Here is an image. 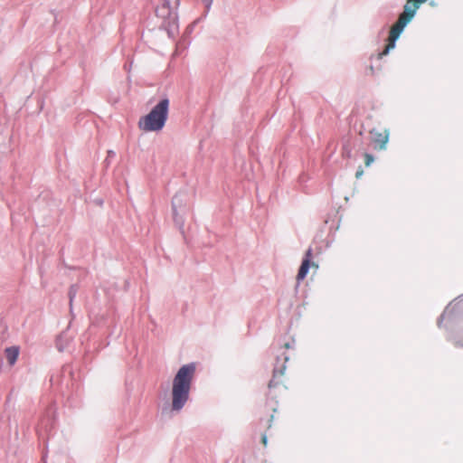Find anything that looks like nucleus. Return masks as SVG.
Returning <instances> with one entry per match:
<instances>
[{
	"mask_svg": "<svg viewBox=\"0 0 463 463\" xmlns=\"http://www.w3.org/2000/svg\"><path fill=\"white\" fill-rule=\"evenodd\" d=\"M261 442L264 446H267V436L266 435H262Z\"/></svg>",
	"mask_w": 463,
	"mask_h": 463,
	"instance_id": "obj_11",
	"label": "nucleus"
},
{
	"mask_svg": "<svg viewBox=\"0 0 463 463\" xmlns=\"http://www.w3.org/2000/svg\"><path fill=\"white\" fill-rule=\"evenodd\" d=\"M363 174H364V170L361 167H359L355 173V177L360 178L363 175Z\"/></svg>",
	"mask_w": 463,
	"mask_h": 463,
	"instance_id": "obj_10",
	"label": "nucleus"
},
{
	"mask_svg": "<svg viewBox=\"0 0 463 463\" xmlns=\"http://www.w3.org/2000/svg\"><path fill=\"white\" fill-rule=\"evenodd\" d=\"M389 130L388 129H376L373 128L370 131L371 141L373 145V148L376 150H384L389 141Z\"/></svg>",
	"mask_w": 463,
	"mask_h": 463,
	"instance_id": "obj_4",
	"label": "nucleus"
},
{
	"mask_svg": "<svg viewBox=\"0 0 463 463\" xmlns=\"http://www.w3.org/2000/svg\"><path fill=\"white\" fill-rule=\"evenodd\" d=\"M364 157L365 166H370L372 163L374 161V157L371 154L365 153L364 155Z\"/></svg>",
	"mask_w": 463,
	"mask_h": 463,
	"instance_id": "obj_8",
	"label": "nucleus"
},
{
	"mask_svg": "<svg viewBox=\"0 0 463 463\" xmlns=\"http://www.w3.org/2000/svg\"><path fill=\"white\" fill-rule=\"evenodd\" d=\"M5 357L8 361V364L10 365H14L15 362L17 361L18 355H19V347L17 346H11L7 347L5 350Z\"/></svg>",
	"mask_w": 463,
	"mask_h": 463,
	"instance_id": "obj_7",
	"label": "nucleus"
},
{
	"mask_svg": "<svg viewBox=\"0 0 463 463\" xmlns=\"http://www.w3.org/2000/svg\"><path fill=\"white\" fill-rule=\"evenodd\" d=\"M273 419V415H270V420H269V422H270Z\"/></svg>",
	"mask_w": 463,
	"mask_h": 463,
	"instance_id": "obj_13",
	"label": "nucleus"
},
{
	"mask_svg": "<svg viewBox=\"0 0 463 463\" xmlns=\"http://www.w3.org/2000/svg\"><path fill=\"white\" fill-rule=\"evenodd\" d=\"M288 360V357L284 355L282 358L283 363L280 365H276L273 370L272 379L269 383V388L272 389L282 383L281 377L284 375V371L286 369V362Z\"/></svg>",
	"mask_w": 463,
	"mask_h": 463,
	"instance_id": "obj_5",
	"label": "nucleus"
},
{
	"mask_svg": "<svg viewBox=\"0 0 463 463\" xmlns=\"http://www.w3.org/2000/svg\"><path fill=\"white\" fill-rule=\"evenodd\" d=\"M427 0H407L403 12L399 15L396 23L392 26L390 34L388 37V43L384 50L378 54V58L381 59L383 56L388 54L390 50L395 47V42L399 38L400 34L403 31L404 27L411 21L414 17L417 10L420 5L424 4Z\"/></svg>",
	"mask_w": 463,
	"mask_h": 463,
	"instance_id": "obj_2",
	"label": "nucleus"
},
{
	"mask_svg": "<svg viewBox=\"0 0 463 463\" xmlns=\"http://www.w3.org/2000/svg\"><path fill=\"white\" fill-rule=\"evenodd\" d=\"M343 156H346V157H350L351 156V151L346 149L345 147H344L343 148Z\"/></svg>",
	"mask_w": 463,
	"mask_h": 463,
	"instance_id": "obj_9",
	"label": "nucleus"
},
{
	"mask_svg": "<svg viewBox=\"0 0 463 463\" xmlns=\"http://www.w3.org/2000/svg\"><path fill=\"white\" fill-rule=\"evenodd\" d=\"M169 112V99H161L151 111L138 120V128L144 132L161 131L167 120Z\"/></svg>",
	"mask_w": 463,
	"mask_h": 463,
	"instance_id": "obj_3",
	"label": "nucleus"
},
{
	"mask_svg": "<svg viewBox=\"0 0 463 463\" xmlns=\"http://www.w3.org/2000/svg\"><path fill=\"white\" fill-rule=\"evenodd\" d=\"M312 258V250L308 249L306 252L305 259L302 261V264L298 269V273L297 275V279L302 280L307 276L308 269L310 268V260Z\"/></svg>",
	"mask_w": 463,
	"mask_h": 463,
	"instance_id": "obj_6",
	"label": "nucleus"
},
{
	"mask_svg": "<svg viewBox=\"0 0 463 463\" xmlns=\"http://www.w3.org/2000/svg\"><path fill=\"white\" fill-rule=\"evenodd\" d=\"M195 371V364L191 363L181 366L175 375L171 390L173 411H181L189 400Z\"/></svg>",
	"mask_w": 463,
	"mask_h": 463,
	"instance_id": "obj_1",
	"label": "nucleus"
},
{
	"mask_svg": "<svg viewBox=\"0 0 463 463\" xmlns=\"http://www.w3.org/2000/svg\"><path fill=\"white\" fill-rule=\"evenodd\" d=\"M285 347L289 348V344L288 343L285 344Z\"/></svg>",
	"mask_w": 463,
	"mask_h": 463,
	"instance_id": "obj_12",
	"label": "nucleus"
}]
</instances>
